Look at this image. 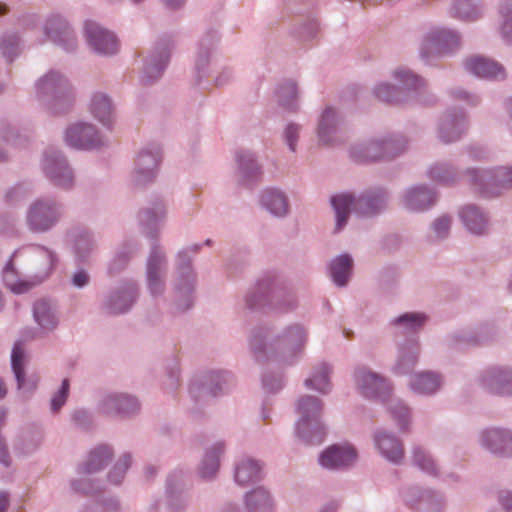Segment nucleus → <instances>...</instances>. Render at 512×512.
Masks as SVG:
<instances>
[{
  "instance_id": "nucleus-1",
  "label": "nucleus",
  "mask_w": 512,
  "mask_h": 512,
  "mask_svg": "<svg viewBox=\"0 0 512 512\" xmlns=\"http://www.w3.org/2000/svg\"><path fill=\"white\" fill-rule=\"evenodd\" d=\"M321 411L322 405L318 398L306 396L299 400L297 433L308 444L317 445L324 440L325 431L318 420Z\"/></svg>"
},
{
  "instance_id": "nucleus-2",
  "label": "nucleus",
  "mask_w": 512,
  "mask_h": 512,
  "mask_svg": "<svg viewBox=\"0 0 512 512\" xmlns=\"http://www.w3.org/2000/svg\"><path fill=\"white\" fill-rule=\"evenodd\" d=\"M380 195H364L354 199L350 194H340L331 198V204L336 213V230L342 229L347 222L350 208L364 216L377 213L383 205Z\"/></svg>"
},
{
  "instance_id": "nucleus-3",
  "label": "nucleus",
  "mask_w": 512,
  "mask_h": 512,
  "mask_svg": "<svg viewBox=\"0 0 512 512\" xmlns=\"http://www.w3.org/2000/svg\"><path fill=\"white\" fill-rule=\"evenodd\" d=\"M65 140L68 145L80 149L95 148L101 143L94 127L84 123L69 127L66 131Z\"/></svg>"
},
{
  "instance_id": "nucleus-4",
  "label": "nucleus",
  "mask_w": 512,
  "mask_h": 512,
  "mask_svg": "<svg viewBox=\"0 0 512 512\" xmlns=\"http://www.w3.org/2000/svg\"><path fill=\"white\" fill-rule=\"evenodd\" d=\"M59 218L57 208L44 201H37L30 209L28 222L32 230L45 231L53 226Z\"/></svg>"
},
{
  "instance_id": "nucleus-5",
  "label": "nucleus",
  "mask_w": 512,
  "mask_h": 512,
  "mask_svg": "<svg viewBox=\"0 0 512 512\" xmlns=\"http://www.w3.org/2000/svg\"><path fill=\"white\" fill-rule=\"evenodd\" d=\"M85 32L87 41L94 50L103 54H113L118 50V42L115 36L96 23L87 22Z\"/></svg>"
},
{
  "instance_id": "nucleus-6",
  "label": "nucleus",
  "mask_w": 512,
  "mask_h": 512,
  "mask_svg": "<svg viewBox=\"0 0 512 512\" xmlns=\"http://www.w3.org/2000/svg\"><path fill=\"white\" fill-rule=\"evenodd\" d=\"M355 379L358 389L365 397L381 396L389 390L386 379L364 368L356 371Z\"/></svg>"
},
{
  "instance_id": "nucleus-7",
  "label": "nucleus",
  "mask_w": 512,
  "mask_h": 512,
  "mask_svg": "<svg viewBox=\"0 0 512 512\" xmlns=\"http://www.w3.org/2000/svg\"><path fill=\"white\" fill-rule=\"evenodd\" d=\"M357 453L351 446H331L320 456V464L325 468H341L351 465L356 460Z\"/></svg>"
},
{
  "instance_id": "nucleus-8",
  "label": "nucleus",
  "mask_w": 512,
  "mask_h": 512,
  "mask_svg": "<svg viewBox=\"0 0 512 512\" xmlns=\"http://www.w3.org/2000/svg\"><path fill=\"white\" fill-rule=\"evenodd\" d=\"M44 170L48 178L61 188H68L73 183L72 172L64 159L45 155Z\"/></svg>"
},
{
  "instance_id": "nucleus-9",
  "label": "nucleus",
  "mask_w": 512,
  "mask_h": 512,
  "mask_svg": "<svg viewBox=\"0 0 512 512\" xmlns=\"http://www.w3.org/2000/svg\"><path fill=\"white\" fill-rule=\"evenodd\" d=\"M160 156L157 151H142L135 161V181L137 184H144L152 181L154 171L158 167Z\"/></svg>"
},
{
  "instance_id": "nucleus-10",
  "label": "nucleus",
  "mask_w": 512,
  "mask_h": 512,
  "mask_svg": "<svg viewBox=\"0 0 512 512\" xmlns=\"http://www.w3.org/2000/svg\"><path fill=\"white\" fill-rule=\"evenodd\" d=\"M465 67L478 77L495 79L504 77L503 67L497 62L484 57L475 56L467 59Z\"/></svg>"
},
{
  "instance_id": "nucleus-11",
  "label": "nucleus",
  "mask_w": 512,
  "mask_h": 512,
  "mask_svg": "<svg viewBox=\"0 0 512 512\" xmlns=\"http://www.w3.org/2000/svg\"><path fill=\"white\" fill-rule=\"evenodd\" d=\"M375 442L379 451L387 460L397 463L403 459V445L394 436L387 433H379L375 437Z\"/></svg>"
},
{
  "instance_id": "nucleus-12",
  "label": "nucleus",
  "mask_w": 512,
  "mask_h": 512,
  "mask_svg": "<svg viewBox=\"0 0 512 512\" xmlns=\"http://www.w3.org/2000/svg\"><path fill=\"white\" fill-rule=\"evenodd\" d=\"M486 445L494 452L512 456V434L508 431L489 430L484 434Z\"/></svg>"
},
{
  "instance_id": "nucleus-13",
  "label": "nucleus",
  "mask_w": 512,
  "mask_h": 512,
  "mask_svg": "<svg viewBox=\"0 0 512 512\" xmlns=\"http://www.w3.org/2000/svg\"><path fill=\"white\" fill-rule=\"evenodd\" d=\"M470 182L473 185H493L495 183L500 184L501 186H510L512 185V169L509 168H501L497 171L495 176H492L490 172H484L481 175L476 171L469 172Z\"/></svg>"
},
{
  "instance_id": "nucleus-14",
  "label": "nucleus",
  "mask_w": 512,
  "mask_h": 512,
  "mask_svg": "<svg viewBox=\"0 0 512 512\" xmlns=\"http://www.w3.org/2000/svg\"><path fill=\"white\" fill-rule=\"evenodd\" d=\"M459 40L457 35L450 30H439L431 33L424 41V47L422 49V55L425 57L426 48H435L438 53L445 50L446 47L457 46Z\"/></svg>"
},
{
  "instance_id": "nucleus-15",
  "label": "nucleus",
  "mask_w": 512,
  "mask_h": 512,
  "mask_svg": "<svg viewBox=\"0 0 512 512\" xmlns=\"http://www.w3.org/2000/svg\"><path fill=\"white\" fill-rule=\"evenodd\" d=\"M67 83L58 73L50 72L37 84V90L41 95H52L59 98L64 94Z\"/></svg>"
},
{
  "instance_id": "nucleus-16",
  "label": "nucleus",
  "mask_w": 512,
  "mask_h": 512,
  "mask_svg": "<svg viewBox=\"0 0 512 512\" xmlns=\"http://www.w3.org/2000/svg\"><path fill=\"white\" fill-rule=\"evenodd\" d=\"M486 382L490 391L495 394H512V371L499 370L489 375Z\"/></svg>"
},
{
  "instance_id": "nucleus-17",
  "label": "nucleus",
  "mask_w": 512,
  "mask_h": 512,
  "mask_svg": "<svg viewBox=\"0 0 512 512\" xmlns=\"http://www.w3.org/2000/svg\"><path fill=\"white\" fill-rule=\"evenodd\" d=\"M352 259L349 255H341L335 258L330 266L333 281L338 286H345L352 270Z\"/></svg>"
},
{
  "instance_id": "nucleus-18",
  "label": "nucleus",
  "mask_w": 512,
  "mask_h": 512,
  "mask_svg": "<svg viewBox=\"0 0 512 512\" xmlns=\"http://www.w3.org/2000/svg\"><path fill=\"white\" fill-rule=\"evenodd\" d=\"M263 205L274 215L283 216L287 213L288 204L284 195L276 190H266L261 197Z\"/></svg>"
},
{
  "instance_id": "nucleus-19",
  "label": "nucleus",
  "mask_w": 512,
  "mask_h": 512,
  "mask_svg": "<svg viewBox=\"0 0 512 512\" xmlns=\"http://www.w3.org/2000/svg\"><path fill=\"white\" fill-rule=\"evenodd\" d=\"M434 203L431 191L424 187L410 190L406 196V205L412 210H424Z\"/></svg>"
},
{
  "instance_id": "nucleus-20",
  "label": "nucleus",
  "mask_w": 512,
  "mask_h": 512,
  "mask_svg": "<svg viewBox=\"0 0 512 512\" xmlns=\"http://www.w3.org/2000/svg\"><path fill=\"white\" fill-rule=\"evenodd\" d=\"M246 507L249 512H271V500L268 492L263 488H257L247 494Z\"/></svg>"
},
{
  "instance_id": "nucleus-21",
  "label": "nucleus",
  "mask_w": 512,
  "mask_h": 512,
  "mask_svg": "<svg viewBox=\"0 0 512 512\" xmlns=\"http://www.w3.org/2000/svg\"><path fill=\"white\" fill-rule=\"evenodd\" d=\"M461 218L472 233L480 235L486 231V219L476 207H465L461 212Z\"/></svg>"
},
{
  "instance_id": "nucleus-22",
  "label": "nucleus",
  "mask_w": 512,
  "mask_h": 512,
  "mask_svg": "<svg viewBox=\"0 0 512 512\" xmlns=\"http://www.w3.org/2000/svg\"><path fill=\"white\" fill-rule=\"evenodd\" d=\"M260 473V466L255 461L247 459L237 466L235 480L239 485L244 486L259 479Z\"/></svg>"
},
{
  "instance_id": "nucleus-23",
  "label": "nucleus",
  "mask_w": 512,
  "mask_h": 512,
  "mask_svg": "<svg viewBox=\"0 0 512 512\" xmlns=\"http://www.w3.org/2000/svg\"><path fill=\"white\" fill-rule=\"evenodd\" d=\"M92 114L104 125L110 123L112 116V105L110 100L103 94H96L91 101Z\"/></svg>"
},
{
  "instance_id": "nucleus-24",
  "label": "nucleus",
  "mask_w": 512,
  "mask_h": 512,
  "mask_svg": "<svg viewBox=\"0 0 512 512\" xmlns=\"http://www.w3.org/2000/svg\"><path fill=\"white\" fill-rule=\"evenodd\" d=\"M163 264V256L159 251H153L148 261V282L153 293L161 288L160 270Z\"/></svg>"
},
{
  "instance_id": "nucleus-25",
  "label": "nucleus",
  "mask_w": 512,
  "mask_h": 512,
  "mask_svg": "<svg viewBox=\"0 0 512 512\" xmlns=\"http://www.w3.org/2000/svg\"><path fill=\"white\" fill-rule=\"evenodd\" d=\"M412 389L421 394L435 392L440 386V379L432 373L417 374L411 383Z\"/></svg>"
},
{
  "instance_id": "nucleus-26",
  "label": "nucleus",
  "mask_w": 512,
  "mask_h": 512,
  "mask_svg": "<svg viewBox=\"0 0 512 512\" xmlns=\"http://www.w3.org/2000/svg\"><path fill=\"white\" fill-rule=\"evenodd\" d=\"M34 318L44 329H52L56 326V319L51 306L44 300L36 302L34 306Z\"/></svg>"
},
{
  "instance_id": "nucleus-27",
  "label": "nucleus",
  "mask_w": 512,
  "mask_h": 512,
  "mask_svg": "<svg viewBox=\"0 0 512 512\" xmlns=\"http://www.w3.org/2000/svg\"><path fill=\"white\" fill-rule=\"evenodd\" d=\"M11 364L17 380L18 388L21 389L24 385L25 354L20 341L14 344L11 354Z\"/></svg>"
},
{
  "instance_id": "nucleus-28",
  "label": "nucleus",
  "mask_w": 512,
  "mask_h": 512,
  "mask_svg": "<svg viewBox=\"0 0 512 512\" xmlns=\"http://www.w3.org/2000/svg\"><path fill=\"white\" fill-rule=\"evenodd\" d=\"M3 278L6 286L14 293H24L34 285V283L18 279L17 275L14 273L12 260L4 269Z\"/></svg>"
},
{
  "instance_id": "nucleus-29",
  "label": "nucleus",
  "mask_w": 512,
  "mask_h": 512,
  "mask_svg": "<svg viewBox=\"0 0 512 512\" xmlns=\"http://www.w3.org/2000/svg\"><path fill=\"white\" fill-rule=\"evenodd\" d=\"M463 118L455 120H445L441 126L440 137L444 142L449 143L457 140L464 130Z\"/></svg>"
},
{
  "instance_id": "nucleus-30",
  "label": "nucleus",
  "mask_w": 512,
  "mask_h": 512,
  "mask_svg": "<svg viewBox=\"0 0 512 512\" xmlns=\"http://www.w3.org/2000/svg\"><path fill=\"white\" fill-rule=\"evenodd\" d=\"M394 144L392 142H385L381 144H371L366 148L367 155L358 156L362 161H374L378 159H390L394 155L391 154Z\"/></svg>"
},
{
  "instance_id": "nucleus-31",
  "label": "nucleus",
  "mask_w": 512,
  "mask_h": 512,
  "mask_svg": "<svg viewBox=\"0 0 512 512\" xmlns=\"http://www.w3.org/2000/svg\"><path fill=\"white\" fill-rule=\"evenodd\" d=\"M107 408H116L119 412L123 414H130L135 412L138 409L137 401L127 395H120L109 397L106 400Z\"/></svg>"
},
{
  "instance_id": "nucleus-32",
  "label": "nucleus",
  "mask_w": 512,
  "mask_h": 512,
  "mask_svg": "<svg viewBox=\"0 0 512 512\" xmlns=\"http://www.w3.org/2000/svg\"><path fill=\"white\" fill-rule=\"evenodd\" d=\"M110 457L111 451L107 446H101L93 450L84 471L90 473L101 469L105 461L109 460Z\"/></svg>"
},
{
  "instance_id": "nucleus-33",
  "label": "nucleus",
  "mask_w": 512,
  "mask_h": 512,
  "mask_svg": "<svg viewBox=\"0 0 512 512\" xmlns=\"http://www.w3.org/2000/svg\"><path fill=\"white\" fill-rule=\"evenodd\" d=\"M329 369L328 366L323 364L315 372L312 378L306 380V385L310 388L316 389L322 393L328 392L330 383L328 380Z\"/></svg>"
},
{
  "instance_id": "nucleus-34",
  "label": "nucleus",
  "mask_w": 512,
  "mask_h": 512,
  "mask_svg": "<svg viewBox=\"0 0 512 512\" xmlns=\"http://www.w3.org/2000/svg\"><path fill=\"white\" fill-rule=\"evenodd\" d=\"M453 10L455 16L464 20H474L478 17L477 8L471 0H455Z\"/></svg>"
},
{
  "instance_id": "nucleus-35",
  "label": "nucleus",
  "mask_w": 512,
  "mask_h": 512,
  "mask_svg": "<svg viewBox=\"0 0 512 512\" xmlns=\"http://www.w3.org/2000/svg\"><path fill=\"white\" fill-rule=\"evenodd\" d=\"M335 116H336V112L332 108H328L324 111V113L321 117L318 133H319V137L324 142H328L326 140V136L334 130L333 122H334Z\"/></svg>"
},
{
  "instance_id": "nucleus-36",
  "label": "nucleus",
  "mask_w": 512,
  "mask_h": 512,
  "mask_svg": "<svg viewBox=\"0 0 512 512\" xmlns=\"http://www.w3.org/2000/svg\"><path fill=\"white\" fill-rule=\"evenodd\" d=\"M47 35L53 41H64L71 38V32L65 22L58 20L57 27H54L53 23L47 25Z\"/></svg>"
},
{
  "instance_id": "nucleus-37",
  "label": "nucleus",
  "mask_w": 512,
  "mask_h": 512,
  "mask_svg": "<svg viewBox=\"0 0 512 512\" xmlns=\"http://www.w3.org/2000/svg\"><path fill=\"white\" fill-rule=\"evenodd\" d=\"M413 457L416 465H418L422 470L430 474H434L436 472V466L433 459L423 449H415Z\"/></svg>"
},
{
  "instance_id": "nucleus-38",
  "label": "nucleus",
  "mask_w": 512,
  "mask_h": 512,
  "mask_svg": "<svg viewBox=\"0 0 512 512\" xmlns=\"http://www.w3.org/2000/svg\"><path fill=\"white\" fill-rule=\"evenodd\" d=\"M394 75L397 80L407 87L417 88L421 85V80L418 76L406 69H398L395 71Z\"/></svg>"
},
{
  "instance_id": "nucleus-39",
  "label": "nucleus",
  "mask_w": 512,
  "mask_h": 512,
  "mask_svg": "<svg viewBox=\"0 0 512 512\" xmlns=\"http://www.w3.org/2000/svg\"><path fill=\"white\" fill-rule=\"evenodd\" d=\"M391 413L393 418L398 421L400 429L406 431L410 415L409 409L405 405L398 403L392 408Z\"/></svg>"
},
{
  "instance_id": "nucleus-40",
  "label": "nucleus",
  "mask_w": 512,
  "mask_h": 512,
  "mask_svg": "<svg viewBox=\"0 0 512 512\" xmlns=\"http://www.w3.org/2000/svg\"><path fill=\"white\" fill-rule=\"evenodd\" d=\"M218 466V457L215 454H207L203 467L200 470L202 477L209 478L215 475L218 470Z\"/></svg>"
},
{
  "instance_id": "nucleus-41",
  "label": "nucleus",
  "mask_w": 512,
  "mask_h": 512,
  "mask_svg": "<svg viewBox=\"0 0 512 512\" xmlns=\"http://www.w3.org/2000/svg\"><path fill=\"white\" fill-rule=\"evenodd\" d=\"M69 391V381L64 379L59 392L52 398L51 407L53 411H58L66 402Z\"/></svg>"
},
{
  "instance_id": "nucleus-42",
  "label": "nucleus",
  "mask_w": 512,
  "mask_h": 512,
  "mask_svg": "<svg viewBox=\"0 0 512 512\" xmlns=\"http://www.w3.org/2000/svg\"><path fill=\"white\" fill-rule=\"evenodd\" d=\"M132 302L133 297L131 295L129 299L126 295H116L111 303V312L115 314L125 312L131 306Z\"/></svg>"
},
{
  "instance_id": "nucleus-43",
  "label": "nucleus",
  "mask_w": 512,
  "mask_h": 512,
  "mask_svg": "<svg viewBox=\"0 0 512 512\" xmlns=\"http://www.w3.org/2000/svg\"><path fill=\"white\" fill-rule=\"evenodd\" d=\"M397 93H398L397 90L388 84L380 85L376 89V96L379 99H381L382 101L387 102V103L397 102L398 101V99L396 98Z\"/></svg>"
},
{
  "instance_id": "nucleus-44",
  "label": "nucleus",
  "mask_w": 512,
  "mask_h": 512,
  "mask_svg": "<svg viewBox=\"0 0 512 512\" xmlns=\"http://www.w3.org/2000/svg\"><path fill=\"white\" fill-rule=\"evenodd\" d=\"M129 465L130 457L128 455H125L115 465L114 471L110 475L111 481L114 482L115 484L120 483L123 478L124 472L128 469Z\"/></svg>"
},
{
  "instance_id": "nucleus-45",
  "label": "nucleus",
  "mask_w": 512,
  "mask_h": 512,
  "mask_svg": "<svg viewBox=\"0 0 512 512\" xmlns=\"http://www.w3.org/2000/svg\"><path fill=\"white\" fill-rule=\"evenodd\" d=\"M425 320H426V317L423 314L407 313V314L400 316L397 319V322L407 324L411 328L416 329L417 327H420L421 325H423Z\"/></svg>"
},
{
  "instance_id": "nucleus-46",
  "label": "nucleus",
  "mask_w": 512,
  "mask_h": 512,
  "mask_svg": "<svg viewBox=\"0 0 512 512\" xmlns=\"http://www.w3.org/2000/svg\"><path fill=\"white\" fill-rule=\"evenodd\" d=\"M501 15L503 17L502 24V33L504 37L510 38L512 37V4L508 3L505 9L501 10Z\"/></svg>"
},
{
  "instance_id": "nucleus-47",
  "label": "nucleus",
  "mask_w": 512,
  "mask_h": 512,
  "mask_svg": "<svg viewBox=\"0 0 512 512\" xmlns=\"http://www.w3.org/2000/svg\"><path fill=\"white\" fill-rule=\"evenodd\" d=\"M417 348H414L411 352L406 353L403 352L400 356L399 366L398 369L400 371H404L405 367L413 366L417 360V354H416Z\"/></svg>"
},
{
  "instance_id": "nucleus-48",
  "label": "nucleus",
  "mask_w": 512,
  "mask_h": 512,
  "mask_svg": "<svg viewBox=\"0 0 512 512\" xmlns=\"http://www.w3.org/2000/svg\"><path fill=\"white\" fill-rule=\"evenodd\" d=\"M451 220L448 217H440L434 222V230L439 238L444 237L449 228Z\"/></svg>"
},
{
  "instance_id": "nucleus-49",
  "label": "nucleus",
  "mask_w": 512,
  "mask_h": 512,
  "mask_svg": "<svg viewBox=\"0 0 512 512\" xmlns=\"http://www.w3.org/2000/svg\"><path fill=\"white\" fill-rule=\"evenodd\" d=\"M299 128L294 124H290L285 130V139L292 151L295 150L296 141L298 138Z\"/></svg>"
},
{
  "instance_id": "nucleus-50",
  "label": "nucleus",
  "mask_w": 512,
  "mask_h": 512,
  "mask_svg": "<svg viewBox=\"0 0 512 512\" xmlns=\"http://www.w3.org/2000/svg\"><path fill=\"white\" fill-rule=\"evenodd\" d=\"M431 178L441 183H449L450 177L448 171L442 166H435L430 170Z\"/></svg>"
},
{
  "instance_id": "nucleus-51",
  "label": "nucleus",
  "mask_w": 512,
  "mask_h": 512,
  "mask_svg": "<svg viewBox=\"0 0 512 512\" xmlns=\"http://www.w3.org/2000/svg\"><path fill=\"white\" fill-rule=\"evenodd\" d=\"M39 254L45 260L44 268L46 272H50L54 268L56 262L54 254L45 248H40Z\"/></svg>"
},
{
  "instance_id": "nucleus-52",
  "label": "nucleus",
  "mask_w": 512,
  "mask_h": 512,
  "mask_svg": "<svg viewBox=\"0 0 512 512\" xmlns=\"http://www.w3.org/2000/svg\"><path fill=\"white\" fill-rule=\"evenodd\" d=\"M18 40L15 36L9 39H4L1 43V49L6 57H11L12 53L16 51Z\"/></svg>"
},
{
  "instance_id": "nucleus-53",
  "label": "nucleus",
  "mask_w": 512,
  "mask_h": 512,
  "mask_svg": "<svg viewBox=\"0 0 512 512\" xmlns=\"http://www.w3.org/2000/svg\"><path fill=\"white\" fill-rule=\"evenodd\" d=\"M238 162L240 165V168L244 171L246 169H251L252 172L256 171L255 165H254V159L252 155L248 153H241L238 155Z\"/></svg>"
},
{
  "instance_id": "nucleus-54",
  "label": "nucleus",
  "mask_w": 512,
  "mask_h": 512,
  "mask_svg": "<svg viewBox=\"0 0 512 512\" xmlns=\"http://www.w3.org/2000/svg\"><path fill=\"white\" fill-rule=\"evenodd\" d=\"M89 281V276L84 271H78L73 276V284L76 287H83L85 286Z\"/></svg>"
},
{
  "instance_id": "nucleus-55",
  "label": "nucleus",
  "mask_w": 512,
  "mask_h": 512,
  "mask_svg": "<svg viewBox=\"0 0 512 512\" xmlns=\"http://www.w3.org/2000/svg\"><path fill=\"white\" fill-rule=\"evenodd\" d=\"M297 95L296 86L294 83H289L287 87L282 88L280 91V97L284 98L285 96H290L291 98H295Z\"/></svg>"
},
{
  "instance_id": "nucleus-56",
  "label": "nucleus",
  "mask_w": 512,
  "mask_h": 512,
  "mask_svg": "<svg viewBox=\"0 0 512 512\" xmlns=\"http://www.w3.org/2000/svg\"><path fill=\"white\" fill-rule=\"evenodd\" d=\"M0 462L4 465H9V455L3 439L0 437Z\"/></svg>"
},
{
  "instance_id": "nucleus-57",
  "label": "nucleus",
  "mask_w": 512,
  "mask_h": 512,
  "mask_svg": "<svg viewBox=\"0 0 512 512\" xmlns=\"http://www.w3.org/2000/svg\"><path fill=\"white\" fill-rule=\"evenodd\" d=\"M501 502L503 507L507 510V512H512V494L507 492L505 495L501 496Z\"/></svg>"
},
{
  "instance_id": "nucleus-58",
  "label": "nucleus",
  "mask_w": 512,
  "mask_h": 512,
  "mask_svg": "<svg viewBox=\"0 0 512 512\" xmlns=\"http://www.w3.org/2000/svg\"><path fill=\"white\" fill-rule=\"evenodd\" d=\"M9 506V497L6 493H0V512H5Z\"/></svg>"
},
{
  "instance_id": "nucleus-59",
  "label": "nucleus",
  "mask_w": 512,
  "mask_h": 512,
  "mask_svg": "<svg viewBox=\"0 0 512 512\" xmlns=\"http://www.w3.org/2000/svg\"><path fill=\"white\" fill-rule=\"evenodd\" d=\"M290 335L292 337H295V339H297L300 343H302L304 341V333H303L302 328H300V327H294L290 331Z\"/></svg>"
},
{
  "instance_id": "nucleus-60",
  "label": "nucleus",
  "mask_w": 512,
  "mask_h": 512,
  "mask_svg": "<svg viewBox=\"0 0 512 512\" xmlns=\"http://www.w3.org/2000/svg\"><path fill=\"white\" fill-rule=\"evenodd\" d=\"M164 1H165L166 5L172 9L179 7L183 3V0H164Z\"/></svg>"
},
{
  "instance_id": "nucleus-61",
  "label": "nucleus",
  "mask_w": 512,
  "mask_h": 512,
  "mask_svg": "<svg viewBox=\"0 0 512 512\" xmlns=\"http://www.w3.org/2000/svg\"><path fill=\"white\" fill-rule=\"evenodd\" d=\"M479 193L483 194V195H486V196H495L497 195V193H494L493 191H491L488 187H485L483 189H480L479 190Z\"/></svg>"
},
{
  "instance_id": "nucleus-62",
  "label": "nucleus",
  "mask_w": 512,
  "mask_h": 512,
  "mask_svg": "<svg viewBox=\"0 0 512 512\" xmlns=\"http://www.w3.org/2000/svg\"><path fill=\"white\" fill-rule=\"evenodd\" d=\"M7 390L4 383L0 380V398L6 394Z\"/></svg>"
},
{
  "instance_id": "nucleus-63",
  "label": "nucleus",
  "mask_w": 512,
  "mask_h": 512,
  "mask_svg": "<svg viewBox=\"0 0 512 512\" xmlns=\"http://www.w3.org/2000/svg\"><path fill=\"white\" fill-rule=\"evenodd\" d=\"M8 8L6 4L0 3V15H3L7 12Z\"/></svg>"
},
{
  "instance_id": "nucleus-64",
  "label": "nucleus",
  "mask_w": 512,
  "mask_h": 512,
  "mask_svg": "<svg viewBox=\"0 0 512 512\" xmlns=\"http://www.w3.org/2000/svg\"><path fill=\"white\" fill-rule=\"evenodd\" d=\"M162 69H163L162 67H157L156 68L158 76L161 74Z\"/></svg>"
}]
</instances>
